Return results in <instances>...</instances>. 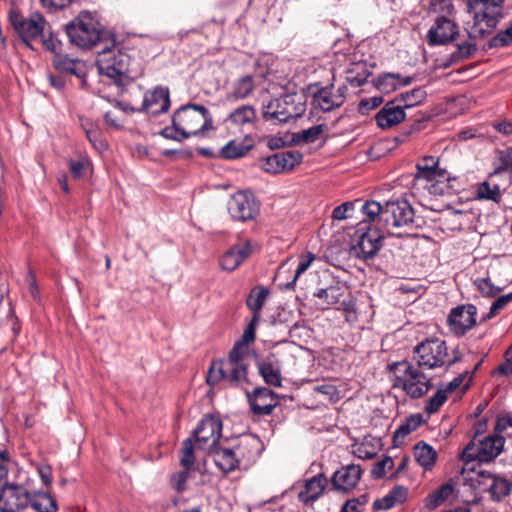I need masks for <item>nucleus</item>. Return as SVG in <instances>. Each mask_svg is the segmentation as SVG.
<instances>
[{"instance_id": "nucleus-1", "label": "nucleus", "mask_w": 512, "mask_h": 512, "mask_svg": "<svg viewBox=\"0 0 512 512\" xmlns=\"http://www.w3.org/2000/svg\"><path fill=\"white\" fill-rule=\"evenodd\" d=\"M212 129L213 117L209 110L200 104L187 103L174 112L172 125L164 127L160 135L165 139L182 142Z\"/></svg>"}, {"instance_id": "nucleus-2", "label": "nucleus", "mask_w": 512, "mask_h": 512, "mask_svg": "<svg viewBox=\"0 0 512 512\" xmlns=\"http://www.w3.org/2000/svg\"><path fill=\"white\" fill-rule=\"evenodd\" d=\"M361 211L365 216L363 223H376L389 235L395 234L394 228L411 227L415 217L412 205L402 198L388 200L384 205L366 201L361 205Z\"/></svg>"}, {"instance_id": "nucleus-3", "label": "nucleus", "mask_w": 512, "mask_h": 512, "mask_svg": "<svg viewBox=\"0 0 512 512\" xmlns=\"http://www.w3.org/2000/svg\"><path fill=\"white\" fill-rule=\"evenodd\" d=\"M505 0H466L467 12L472 20L465 24V31L471 40L490 36L506 17Z\"/></svg>"}, {"instance_id": "nucleus-4", "label": "nucleus", "mask_w": 512, "mask_h": 512, "mask_svg": "<svg viewBox=\"0 0 512 512\" xmlns=\"http://www.w3.org/2000/svg\"><path fill=\"white\" fill-rule=\"evenodd\" d=\"M248 346L239 340L234 344L227 359L212 361L206 382L209 386H215L224 381L233 387L247 382L248 364L243 360L247 354Z\"/></svg>"}, {"instance_id": "nucleus-5", "label": "nucleus", "mask_w": 512, "mask_h": 512, "mask_svg": "<svg viewBox=\"0 0 512 512\" xmlns=\"http://www.w3.org/2000/svg\"><path fill=\"white\" fill-rule=\"evenodd\" d=\"M96 64L99 73L110 78L119 88L126 87L136 77L131 57L115 44L112 47L106 46L98 52Z\"/></svg>"}, {"instance_id": "nucleus-6", "label": "nucleus", "mask_w": 512, "mask_h": 512, "mask_svg": "<svg viewBox=\"0 0 512 512\" xmlns=\"http://www.w3.org/2000/svg\"><path fill=\"white\" fill-rule=\"evenodd\" d=\"M423 368L410 361L402 360L388 365L393 374V387L402 389L411 399H419L432 388V378L428 377Z\"/></svg>"}, {"instance_id": "nucleus-7", "label": "nucleus", "mask_w": 512, "mask_h": 512, "mask_svg": "<svg viewBox=\"0 0 512 512\" xmlns=\"http://www.w3.org/2000/svg\"><path fill=\"white\" fill-rule=\"evenodd\" d=\"M66 34L72 44L90 48L102 41L107 32L92 13L83 11L66 25Z\"/></svg>"}, {"instance_id": "nucleus-8", "label": "nucleus", "mask_w": 512, "mask_h": 512, "mask_svg": "<svg viewBox=\"0 0 512 512\" xmlns=\"http://www.w3.org/2000/svg\"><path fill=\"white\" fill-rule=\"evenodd\" d=\"M305 110L303 96L296 93L285 94L264 104L262 116L272 124H281L298 119L304 114Z\"/></svg>"}, {"instance_id": "nucleus-9", "label": "nucleus", "mask_w": 512, "mask_h": 512, "mask_svg": "<svg viewBox=\"0 0 512 512\" xmlns=\"http://www.w3.org/2000/svg\"><path fill=\"white\" fill-rule=\"evenodd\" d=\"M358 228L352 240L351 253L357 258L367 261L373 259L383 247L384 230L376 223Z\"/></svg>"}, {"instance_id": "nucleus-10", "label": "nucleus", "mask_w": 512, "mask_h": 512, "mask_svg": "<svg viewBox=\"0 0 512 512\" xmlns=\"http://www.w3.org/2000/svg\"><path fill=\"white\" fill-rule=\"evenodd\" d=\"M8 16L14 31L25 47L36 50L33 41L37 40L39 36H43L47 24L43 15L32 13L25 17L18 9L11 8Z\"/></svg>"}, {"instance_id": "nucleus-11", "label": "nucleus", "mask_w": 512, "mask_h": 512, "mask_svg": "<svg viewBox=\"0 0 512 512\" xmlns=\"http://www.w3.org/2000/svg\"><path fill=\"white\" fill-rule=\"evenodd\" d=\"M504 443V437L499 434L484 436L481 439L473 437L464 448L462 459L466 462H490L501 453Z\"/></svg>"}, {"instance_id": "nucleus-12", "label": "nucleus", "mask_w": 512, "mask_h": 512, "mask_svg": "<svg viewBox=\"0 0 512 512\" xmlns=\"http://www.w3.org/2000/svg\"><path fill=\"white\" fill-rule=\"evenodd\" d=\"M416 365L423 369H435L446 364L448 348L439 338L426 339L414 347Z\"/></svg>"}, {"instance_id": "nucleus-13", "label": "nucleus", "mask_w": 512, "mask_h": 512, "mask_svg": "<svg viewBox=\"0 0 512 512\" xmlns=\"http://www.w3.org/2000/svg\"><path fill=\"white\" fill-rule=\"evenodd\" d=\"M227 209L231 218L239 222L253 220L260 212L258 201L248 191H238L232 194L228 201Z\"/></svg>"}, {"instance_id": "nucleus-14", "label": "nucleus", "mask_w": 512, "mask_h": 512, "mask_svg": "<svg viewBox=\"0 0 512 512\" xmlns=\"http://www.w3.org/2000/svg\"><path fill=\"white\" fill-rule=\"evenodd\" d=\"M289 348L291 347L279 348L257 362L259 375L267 385L273 387L282 386L281 369L284 364L282 357L289 355L292 359L294 358Z\"/></svg>"}, {"instance_id": "nucleus-15", "label": "nucleus", "mask_w": 512, "mask_h": 512, "mask_svg": "<svg viewBox=\"0 0 512 512\" xmlns=\"http://www.w3.org/2000/svg\"><path fill=\"white\" fill-rule=\"evenodd\" d=\"M222 435V421L219 417L205 415L193 432L196 447L201 450L211 451L218 445Z\"/></svg>"}, {"instance_id": "nucleus-16", "label": "nucleus", "mask_w": 512, "mask_h": 512, "mask_svg": "<svg viewBox=\"0 0 512 512\" xmlns=\"http://www.w3.org/2000/svg\"><path fill=\"white\" fill-rule=\"evenodd\" d=\"M31 502V494L20 484H4L0 489V512H22Z\"/></svg>"}, {"instance_id": "nucleus-17", "label": "nucleus", "mask_w": 512, "mask_h": 512, "mask_svg": "<svg viewBox=\"0 0 512 512\" xmlns=\"http://www.w3.org/2000/svg\"><path fill=\"white\" fill-rule=\"evenodd\" d=\"M364 470L358 464L341 465L330 477V490L338 494H349L359 484Z\"/></svg>"}, {"instance_id": "nucleus-18", "label": "nucleus", "mask_w": 512, "mask_h": 512, "mask_svg": "<svg viewBox=\"0 0 512 512\" xmlns=\"http://www.w3.org/2000/svg\"><path fill=\"white\" fill-rule=\"evenodd\" d=\"M459 35V27L454 18L436 16L434 23L426 34L429 46H441L452 43Z\"/></svg>"}, {"instance_id": "nucleus-19", "label": "nucleus", "mask_w": 512, "mask_h": 512, "mask_svg": "<svg viewBox=\"0 0 512 512\" xmlns=\"http://www.w3.org/2000/svg\"><path fill=\"white\" fill-rule=\"evenodd\" d=\"M477 308L473 304L459 305L453 308L447 318L450 331L456 336H463L476 324Z\"/></svg>"}, {"instance_id": "nucleus-20", "label": "nucleus", "mask_w": 512, "mask_h": 512, "mask_svg": "<svg viewBox=\"0 0 512 512\" xmlns=\"http://www.w3.org/2000/svg\"><path fill=\"white\" fill-rule=\"evenodd\" d=\"M307 93L312 97L314 109L330 112L343 105V96L334 94V85L322 87L319 83L310 84Z\"/></svg>"}, {"instance_id": "nucleus-21", "label": "nucleus", "mask_w": 512, "mask_h": 512, "mask_svg": "<svg viewBox=\"0 0 512 512\" xmlns=\"http://www.w3.org/2000/svg\"><path fill=\"white\" fill-rule=\"evenodd\" d=\"M302 159L303 155L299 151H282L262 159L261 168L270 174H280L294 169Z\"/></svg>"}, {"instance_id": "nucleus-22", "label": "nucleus", "mask_w": 512, "mask_h": 512, "mask_svg": "<svg viewBox=\"0 0 512 512\" xmlns=\"http://www.w3.org/2000/svg\"><path fill=\"white\" fill-rule=\"evenodd\" d=\"M246 397L252 413L256 416L271 415L279 404V396L266 387H256L252 392L246 390Z\"/></svg>"}, {"instance_id": "nucleus-23", "label": "nucleus", "mask_w": 512, "mask_h": 512, "mask_svg": "<svg viewBox=\"0 0 512 512\" xmlns=\"http://www.w3.org/2000/svg\"><path fill=\"white\" fill-rule=\"evenodd\" d=\"M170 106V91L168 87L157 86L145 93L142 105L137 108V112L156 116L166 113Z\"/></svg>"}, {"instance_id": "nucleus-24", "label": "nucleus", "mask_w": 512, "mask_h": 512, "mask_svg": "<svg viewBox=\"0 0 512 512\" xmlns=\"http://www.w3.org/2000/svg\"><path fill=\"white\" fill-rule=\"evenodd\" d=\"M478 485L483 492H488L493 501H501L512 490V482L505 477L492 475L486 471L478 473Z\"/></svg>"}, {"instance_id": "nucleus-25", "label": "nucleus", "mask_w": 512, "mask_h": 512, "mask_svg": "<svg viewBox=\"0 0 512 512\" xmlns=\"http://www.w3.org/2000/svg\"><path fill=\"white\" fill-rule=\"evenodd\" d=\"M252 254L250 240L240 241L231 246L220 258L223 270L232 272L236 270Z\"/></svg>"}, {"instance_id": "nucleus-26", "label": "nucleus", "mask_w": 512, "mask_h": 512, "mask_svg": "<svg viewBox=\"0 0 512 512\" xmlns=\"http://www.w3.org/2000/svg\"><path fill=\"white\" fill-rule=\"evenodd\" d=\"M406 118V113L401 104L393 99L388 101L375 115V121L378 127L382 129L391 128Z\"/></svg>"}, {"instance_id": "nucleus-27", "label": "nucleus", "mask_w": 512, "mask_h": 512, "mask_svg": "<svg viewBox=\"0 0 512 512\" xmlns=\"http://www.w3.org/2000/svg\"><path fill=\"white\" fill-rule=\"evenodd\" d=\"M328 479L324 473H319L305 480L303 489L298 493V499L305 505L317 501L325 491Z\"/></svg>"}, {"instance_id": "nucleus-28", "label": "nucleus", "mask_w": 512, "mask_h": 512, "mask_svg": "<svg viewBox=\"0 0 512 512\" xmlns=\"http://www.w3.org/2000/svg\"><path fill=\"white\" fill-rule=\"evenodd\" d=\"M53 67L64 76L84 78L86 76V64L77 58H70L66 54L56 53L53 58Z\"/></svg>"}, {"instance_id": "nucleus-29", "label": "nucleus", "mask_w": 512, "mask_h": 512, "mask_svg": "<svg viewBox=\"0 0 512 512\" xmlns=\"http://www.w3.org/2000/svg\"><path fill=\"white\" fill-rule=\"evenodd\" d=\"M208 454L213 457L215 465L225 474L241 469L233 447H224L218 444Z\"/></svg>"}, {"instance_id": "nucleus-30", "label": "nucleus", "mask_w": 512, "mask_h": 512, "mask_svg": "<svg viewBox=\"0 0 512 512\" xmlns=\"http://www.w3.org/2000/svg\"><path fill=\"white\" fill-rule=\"evenodd\" d=\"M258 440L256 438L245 437L233 445L235 456L239 459L240 468L247 469L255 462L258 455Z\"/></svg>"}, {"instance_id": "nucleus-31", "label": "nucleus", "mask_w": 512, "mask_h": 512, "mask_svg": "<svg viewBox=\"0 0 512 512\" xmlns=\"http://www.w3.org/2000/svg\"><path fill=\"white\" fill-rule=\"evenodd\" d=\"M413 81V77H403L400 73L385 72L379 74L372 80L374 87L381 93L389 94L398 87L408 86Z\"/></svg>"}, {"instance_id": "nucleus-32", "label": "nucleus", "mask_w": 512, "mask_h": 512, "mask_svg": "<svg viewBox=\"0 0 512 512\" xmlns=\"http://www.w3.org/2000/svg\"><path fill=\"white\" fill-rule=\"evenodd\" d=\"M439 164V159L435 158L433 156H425L423 157L417 164H416V174L413 179L415 183L419 182H426L423 185V188L425 186H430L429 183L431 182V178L433 175H435V169L437 168V165Z\"/></svg>"}, {"instance_id": "nucleus-33", "label": "nucleus", "mask_w": 512, "mask_h": 512, "mask_svg": "<svg viewBox=\"0 0 512 512\" xmlns=\"http://www.w3.org/2000/svg\"><path fill=\"white\" fill-rule=\"evenodd\" d=\"M414 458L424 470H431L435 465L437 453L434 448L424 441L418 442L414 448Z\"/></svg>"}, {"instance_id": "nucleus-34", "label": "nucleus", "mask_w": 512, "mask_h": 512, "mask_svg": "<svg viewBox=\"0 0 512 512\" xmlns=\"http://www.w3.org/2000/svg\"><path fill=\"white\" fill-rule=\"evenodd\" d=\"M427 98V92L423 87H417L409 91L400 93L394 99L401 104L403 110L421 105Z\"/></svg>"}, {"instance_id": "nucleus-35", "label": "nucleus", "mask_w": 512, "mask_h": 512, "mask_svg": "<svg viewBox=\"0 0 512 512\" xmlns=\"http://www.w3.org/2000/svg\"><path fill=\"white\" fill-rule=\"evenodd\" d=\"M251 147V145H245L243 141L231 140L221 148L218 157L227 160L238 159L245 156Z\"/></svg>"}, {"instance_id": "nucleus-36", "label": "nucleus", "mask_w": 512, "mask_h": 512, "mask_svg": "<svg viewBox=\"0 0 512 512\" xmlns=\"http://www.w3.org/2000/svg\"><path fill=\"white\" fill-rule=\"evenodd\" d=\"M477 51V46L473 42H463L456 45L455 51H453L445 63V67H449L453 64L460 63L464 60L471 58Z\"/></svg>"}, {"instance_id": "nucleus-37", "label": "nucleus", "mask_w": 512, "mask_h": 512, "mask_svg": "<svg viewBox=\"0 0 512 512\" xmlns=\"http://www.w3.org/2000/svg\"><path fill=\"white\" fill-rule=\"evenodd\" d=\"M423 423L424 420L421 414H412L406 417L394 432V441H402L406 436L419 428Z\"/></svg>"}, {"instance_id": "nucleus-38", "label": "nucleus", "mask_w": 512, "mask_h": 512, "mask_svg": "<svg viewBox=\"0 0 512 512\" xmlns=\"http://www.w3.org/2000/svg\"><path fill=\"white\" fill-rule=\"evenodd\" d=\"M453 492V484L445 483L425 498V506L429 509H435L444 501H446L453 494Z\"/></svg>"}, {"instance_id": "nucleus-39", "label": "nucleus", "mask_w": 512, "mask_h": 512, "mask_svg": "<svg viewBox=\"0 0 512 512\" xmlns=\"http://www.w3.org/2000/svg\"><path fill=\"white\" fill-rule=\"evenodd\" d=\"M432 195H453L462 190V185L457 177L450 176L443 184H431L425 186Z\"/></svg>"}, {"instance_id": "nucleus-40", "label": "nucleus", "mask_w": 512, "mask_h": 512, "mask_svg": "<svg viewBox=\"0 0 512 512\" xmlns=\"http://www.w3.org/2000/svg\"><path fill=\"white\" fill-rule=\"evenodd\" d=\"M256 119L255 109L251 105H242L234 109L228 116V120L239 126L253 123Z\"/></svg>"}, {"instance_id": "nucleus-41", "label": "nucleus", "mask_w": 512, "mask_h": 512, "mask_svg": "<svg viewBox=\"0 0 512 512\" xmlns=\"http://www.w3.org/2000/svg\"><path fill=\"white\" fill-rule=\"evenodd\" d=\"M268 296L269 290L266 287L255 286L247 297L246 305L252 312L260 313Z\"/></svg>"}, {"instance_id": "nucleus-42", "label": "nucleus", "mask_w": 512, "mask_h": 512, "mask_svg": "<svg viewBox=\"0 0 512 512\" xmlns=\"http://www.w3.org/2000/svg\"><path fill=\"white\" fill-rule=\"evenodd\" d=\"M254 90V81L251 75L240 77L233 85V91L230 97L235 99H244Z\"/></svg>"}, {"instance_id": "nucleus-43", "label": "nucleus", "mask_w": 512, "mask_h": 512, "mask_svg": "<svg viewBox=\"0 0 512 512\" xmlns=\"http://www.w3.org/2000/svg\"><path fill=\"white\" fill-rule=\"evenodd\" d=\"M343 290L338 285H330L326 288H320L313 293V296L324 301L327 305H335L340 302Z\"/></svg>"}, {"instance_id": "nucleus-44", "label": "nucleus", "mask_w": 512, "mask_h": 512, "mask_svg": "<svg viewBox=\"0 0 512 512\" xmlns=\"http://www.w3.org/2000/svg\"><path fill=\"white\" fill-rule=\"evenodd\" d=\"M29 505L37 512H57L56 501L47 493L31 496Z\"/></svg>"}, {"instance_id": "nucleus-45", "label": "nucleus", "mask_w": 512, "mask_h": 512, "mask_svg": "<svg viewBox=\"0 0 512 512\" xmlns=\"http://www.w3.org/2000/svg\"><path fill=\"white\" fill-rule=\"evenodd\" d=\"M476 194L479 199L491 200L496 203L501 199L500 187L497 184H491L490 181L478 184Z\"/></svg>"}, {"instance_id": "nucleus-46", "label": "nucleus", "mask_w": 512, "mask_h": 512, "mask_svg": "<svg viewBox=\"0 0 512 512\" xmlns=\"http://www.w3.org/2000/svg\"><path fill=\"white\" fill-rule=\"evenodd\" d=\"M370 75L371 73L368 72L364 65L357 64L346 72V81L352 87H360L367 82Z\"/></svg>"}, {"instance_id": "nucleus-47", "label": "nucleus", "mask_w": 512, "mask_h": 512, "mask_svg": "<svg viewBox=\"0 0 512 512\" xmlns=\"http://www.w3.org/2000/svg\"><path fill=\"white\" fill-rule=\"evenodd\" d=\"M325 129V124L314 125L308 129L294 133L292 139L294 142L313 143L319 138Z\"/></svg>"}, {"instance_id": "nucleus-48", "label": "nucleus", "mask_w": 512, "mask_h": 512, "mask_svg": "<svg viewBox=\"0 0 512 512\" xmlns=\"http://www.w3.org/2000/svg\"><path fill=\"white\" fill-rule=\"evenodd\" d=\"M429 13L454 18L455 8L451 0H430Z\"/></svg>"}, {"instance_id": "nucleus-49", "label": "nucleus", "mask_w": 512, "mask_h": 512, "mask_svg": "<svg viewBox=\"0 0 512 512\" xmlns=\"http://www.w3.org/2000/svg\"><path fill=\"white\" fill-rule=\"evenodd\" d=\"M512 45V20L509 25L491 37L488 41L489 48H503Z\"/></svg>"}, {"instance_id": "nucleus-50", "label": "nucleus", "mask_w": 512, "mask_h": 512, "mask_svg": "<svg viewBox=\"0 0 512 512\" xmlns=\"http://www.w3.org/2000/svg\"><path fill=\"white\" fill-rule=\"evenodd\" d=\"M315 260V255L312 252L307 251L306 253L302 254L299 259V263L297 266V269L295 271L293 279L286 284L287 289H292L295 286L296 281L300 277L301 274H303L313 263Z\"/></svg>"}, {"instance_id": "nucleus-51", "label": "nucleus", "mask_w": 512, "mask_h": 512, "mask_svg": "<svg viewBox=\"0 0 512 512\" xmlns=\"http://www.w3.org/2000/svg\"><path fill=\"white\" fill-rule=\"evenodd\" d=\"M446 400L447 394L445 393V391L442 390V388H440L426 401L424 411L428 415L434 414L441 408V406L446 402Z\"/></svg>"}, {"instance_id": "nucleus-52", "label": "nucleus", "mask_w": 512, "mask_h": 512, "mask_svg": "<svg viewBox=\"0 0 512 512\" xmlns=\"http://www.w3.org/2000/svg\"><path fill=\"white\" fill-rule=\"evenodd\" d=\"M180 454V464L184 468H193L195 463V456L191 438H187L183 441Z\"/></svg>"}, {"instance_id": "nucleus-53", "label": "nucleus", "mask_w": 512, "mask_h": 512, "mask_svg": "<svg viewBox=\"0 0 512 512\" xmlns=\"http://www.w3.org/2000/svg\"><path fill=\"white\" fill-rule=\"evenodd\" d=\"M38 39H40L42 46L47 51L54 53V55H56V53H61L62 43L53 32L50 31L46 33L45 29L43 36H39Z\"/></svg>"}, {"instance_id": "nucleus-54", "label": "nucleus", "mask_w": 512, "mask_h": 512, "mask_svg": "<svg viewBox=\"0 0 512 512\" xmlns=\"http://www.w3.org/2000/svg\"><path fill=\"white\" fill-rule=\"evenodd\" d=\"M361 204V200L357 199L355 201H347L342 203L341 205L334 208L332 212V217L335 220H345L352 217L351 212H353L355 205Z\"/></svg>"}, {"instance_id": "nucleus-55", "label": "nucleus", "mask_w": 512, "mask_h": 512, "mask_svg": "<svg viewBox=\"0 0 512 512\" xmlns=\"http://www.w3.org/2000/svg\"><path fill=\"white\" fill-rule=\"evenodd\" d=\"M368 500L369 497L367 494H362L359 497L348 499L342 505L340 512H363Z\"/></svg>"}, {"instance_id": "nucleus-56", "label": "nucleus", "mask_w": 512, "mask_h": 512, "mask_svg": "<svg viewBox=\"0 0 512 512\" xmlns=\"http://www.w3.org/2000/svg\"><path fill=\"white\" fill-rule=\"evenodd\" d=\"M394 467V461L392 457L385 456L381 460L374 463L372 470H371V476L374 479H382L386 475V469H392Z\"/></svg>"}, {"instance_id": "nucleus-57", "label": "nucleus", "mask_w": 512, "mask_h": 512, "mask_svg": "<svg viewBox=\"0 0 512 512\" xmlns=\"http://www.w3.org/2000/svg\"><path fill=\"white\" fill-rule=\"evenodd\" d=\"M86 137L92 146L99 152H103L108 149V144L103 138L101 129L96 127L87 131Z\"/></svg>"}, {"instance_id": "nucleus-58", "label": "nucleus", "mask_w": 512, "mask_h": 512, "mask_svg": "<svg viewBox=\"0 0 512 512\" xmlns=\"http://www.w3.org/2000/svg\"><path fill=\"white\" fill-rule=\"evenodd\" d=\"M475 284L483 296L494 297L501 291V288L495 286L489 277L480 278L475 281Z\"/></svg>"}, {"instance_id": "nucleus-59", "label": "nucleus", "mask_w": 512, "mask_h": 512, "mask_svg": "<svg viewBox=\"0 0 512 512\" xmlns=\"http://www.w3.org/2000/svg\"><path fill=\"white\" fill-rule=\"evenodd\" d=\"M383 103V98L381 96H373L370 98H364L360 101L358 110L361 114H368L370 111L374 110L378 106Z\"/></svg>"}, {"instance_id": "nucleus-60", "label": "nucleus", "mask_w": 512, "mask_h": 512, "mask_svg": "<svg viewBox=\"0 0 512 512\" xmlns=\"http://www.w3.org/2000/svg\"><path fill=\"white\" fill-rule=\"evenodd\" d=\"M70 172L74 178H81L84 175V171L89 165V160L83 158L80 160L70 159L68 162Z\"/></svg>"}, {"instance_id": "nucleus-61", "label": "nucleus", "mask_w": 512, "mask_h": 512, "mask_svg": "<svg viewBox=\"0 0 512 512\" xmlns=\"http://www.w3.org/2000/svg\"><path fill=\"white\" fill-rule=\"evenodd\" d=\"M498 160L499 165L495 169L496 173L512 169V148L501 151Z\"/></svg>"}, {"instance_id": "nucleus-62", "label": "nucleus", "mask_w": 512, "mask_h": 512, "mask_svg": "<svg viewBox=\"0 0 512 512\" xmlns=\"http://www.w3.org/2000/svg\"><path fill=\"white\" fill-rule=\"evenodd\" d=\"M509 427H512V413L505 412L500 414L495 422V434H499L506 431Z\"/></svg>"}, {"instance_id": "nucleus-63", "label": "nucleus", "mask_w": 512, "mask_h": 512, "mask_svg": "<svg viewBox=\"0 0 512 512\" xmlns=\"http://www.w3.org/2000/svg\"><path fill=\"white\" fill-rule=\"evenodd\" d=\"M512 301V293L498 297L491 305L488 317H494L503 307Z\"/></svg>"}, {"instance_id": "nucleus-64", "label": "nucleus", "mask_w": 512, "mask_h": 512, "mask_svg": "<svg viewBox=\"0 0 512 512\" xmlns=\"http://www.w3.org/2000/svg\"><path fill=\"white\" fill-rule=\"evenodd\" d=\"M395 505L403 503L408 495V489L404 486H395L389 493Z\"/></svg>"}]
</instances>
